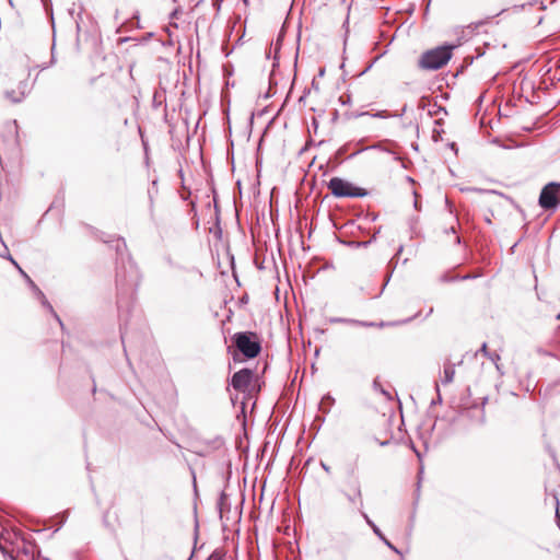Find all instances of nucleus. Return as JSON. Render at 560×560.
<instances>
[{"mask_svg": "<svg viewBox=\"0 0 560 560\" xmlns=\"http://www.w3.org/2000/svg\"><path fill=\"white\" fill-rule=\"evenodd\" d=\"M453 46H440L423 52L418 66L423 70H438L445 66L452 57Z\"/></svg>", "mask_w": 560, "mask_h": 560, "instance_id": "obj_1", "label": "nucleus"}, {"mask_svg": "<svg viewBox=\"0 0 560 560\" xmlns=\"http://www.w3.org/2000/svg\"><path fill=\"white\" fill-rule=\"evenodd\" d=\"M233 341L238 351L248 359L256 358L261 350L258 336L250 331L236 332Z\"/></svg>", "mask_w": 560, "mask_h": 560, "instance_id": "obj_2", "label": "nucleus"}, {"mask_svg": "<svg viewBox=\"0 0 560 560\" xmlns=\"http://www.w3.org/2000/svg\"><path fill=\"white\" fill-rule=\"evenodd\" d=\"M328 188L330 192L338 198L364 197L366 195V191L363 188L357 187L340 177H332L328 182Z\"/></svg>", "mask_w": 560, "mask_h": 560, "instance_id": "obj_3", "label": "nucleus"}, {"mask_svg": "<svg viewBox=\"0 0 560 560\" xmlns=\"http://www.w3.org/2000/svg\"><path fill=\"white\" fill-rule=\"evenodd\" d=\"M560 205V183L547 184L540 192L539 206L546 210L556 209Z\"/></svg>", "mask_w": 560, "mask_h": 560, "instance_id": "obj_4", "label": "nucleus"}, {"mask_svg": "<svg viewBox=\"0 0 560 560\" xmlns=\"http://www.w3.org/2000/svg\"><path fill=\"white\" fill-rule=\"evenodd\" d=\"M253 380V372L248 369H242L234 373L231 380L232 387L237 390L245 393Z\"/></svg>", "mask_w": 560, "mask_h": 560, "instance_id": "obj_5", "label": "nucleus"}, {"mask_svg": "<svg viewBox=\"0 0 560 560\" xmlns=\"http://www.w3.org/2000/svg\"><path fill=\"white\" fill-rule=\"evenodd\" d=\"M31 84L28 80H23L19 83L18 90L5 91V98L12 103H20L30 93Z\"/></svg>", "mask_w": 560, "mask_h": 560, "instance_id": "obj_6", "label": "nucleus"}, {"mask_svg": "<svg viewBox=\"0 0 560 560\" xmlns=\"http://www.w3.org/2000/svg\"><path fill=\"white\" fill-rule=\"evenodd\" d=\"M7 259H9L18 269L19 271L21 272V275L27 279V281L30 282V284L32 285V288L37 292L38 296L42 299V303L44 306H46L52 314L54 316L57 318V320L61 324V320L60 318L58 317V315L54 312V308L52 306L50 305V303L46 300L44 293L34 284V282L30 279V277L23 271V269L19 266V264L13 259V257L8 253L5 256H4Z\"/></svg>", "mask_w": 560, "mask_h": 560, "instance_id": "obj_7", "label": "nucleus"}, {"mask_svg": "<svg viewBox=\"0 0 560 560\" xmlns=\"http://www.w3.org/2000/svg\"><path fill=\"white\" fill-rule=\"evenodd\" d=\"M345 495L347 497L350 504L358 508V510L361 512L363 511V500H362V491L361 486L359 482H355L352 488V492H346Z\"/></svg>", "mask_w": 560, "mask_h": 560, "instance_id": "obj_8", "label": "nucleus"}, {"mask_svg": "<svg viewBox=\"0 0 560 560\" xmlns=\"http://www.w3.org/2000/svg\"><path fill=\"white\" fill-rule=\"evenodd\" d=\"M362 517L365 520L366 524L372 528L373 533L394 552L400 555V551L384 536L381 529L376 526V524L369 517L365 512H361Z\"/></svg>", "mask_w": 560, "mask_h": 560, "instance_id": "obj_9", "label": "nucleus"}, {"mask_svg": "<svg viewBox=\"0 0 560 560\" xmlns=\"http://www.w3.org/2000/svg\"><path fill=\"white\" fill-rule=\"evenodd\" d=\"M455 376V366L454 364L446 363L444 364L443 377L441 380L443 385L451 384Z\"/></svg>", "mask_w": 560, "mask_h": 560, "instance_id": "obj_10", "label": "nucleus"}, {"mask_svg": "<svg viewBox=\"0 0 560 560\" xmlns=\"http://www.w3.org/2000/svg\"><path fill=\"white\" fill-rule=\"evenodd\" d=\"M330 323H346V324H352V325H359V326H375L374 323H366V322H360L357 319H349V318H341V317H335L329 319Z\"/></svg>", "mask_w": 560, "mask_h": 560, "instance_id": "obj_11", "label": "nucleus"}, {"mask_svg": "<svg viewBox=\"0 0 560 560\" xmlns=\"http://www.w3.org/2000/svg\"><path fill=\"white\" fill-rule=\"evenodd\" d=\"M4 127L10 136H18V125L15 120L8 121Z\"/></svg>", "mask_w": 560, "mask_h": 560, "instance_id": "obj_12", "label": "nucleus"}, {"mask_svg": "<svg viewBox=\"0 0 560 560\" xmlns=\"http://www.w3.org/2000/svg\"><path fill=\"white\" fill-rule=\"evenodd\" d=\"M479 352H481L483 355L488 357V354L490 352L488 351V347H487L486 342H483L480 350L475 353V357H477Z\"/></svg>", "mask_w": 560, "mask_h": 560, "instance_id": "obj_13", "label": "nucleus"}, {"mask_svg": "<svg viewBox=\"0 0 560 560\" xmlns=\"http://www.w3.org/2000/svg\"><path fill=\"white\" fill-rule=\"evenodd\" d=\"M208 560H223V556L218 552H213Z\"/></svg>", "mask_w": 560, "mask_h": 560, "instance_id": "obj_14", "label": "nucleus"}, {"mask_svg": "<svg viewBox=\"0 0 560 560\" xmlns=\"http://www.w3.org/2000/svg\"><path fill=\"white\" fill-rule=\"evenodd\" d=\"M488 358H489L491 361H493V362H497V361H499V360H500V355H499L498 353H495V352H493V353H489V354H488Z\"/></svg>", "mask_w": 560, "mask_h": 560, "instance_id": "obj_15", "label": "nucleus"}, {"mask_svg": "<svg viewBox=\"0 0 560 560\" xmlns=\"http://www.w3.org/2000/svg\"><path fill=\"white\" fill-rule=\"evenodd\" d=\"M556 520H557V525L560 529V511H559V508L557 506V510H556Z\"/></svg>", "mask_w": 560, "mask_h": 560, "instance_id": "obj_16", "label": "nucleus"}, {"mask_svg": "<svg viewBox=\"0 0 560 560\" xmlns=\"http://www.w3.org/2000/svg\"><path fill=\"white\" fill-rule=\"evenodd\" d=\"M370 150H373V151H383L382 149V145L381 144H375V145H372L369 148Z\"/></svg>", "mask_w": 560, "mask_h": 560, "instance_id": "obj_17", "label": "nucleus"}, {"mask_svg": "<svg viewBox=\"0 0 560 560\" xmlns=\"http://www.w3.org/2000/svg\"><path fill=\"white\" fill-rule=\"evenodd\" d=\"M320 466L323 467V469L326 471V472H330V467L328 465H326L325 463H320Z\"/></svg>", "mask_w": 560, "mask_h": 560, "instance_id": "obj_18", "label": "nucleus"}, {"mask_svg": "<svg viewBox=\"0 0 560 560\" xmlns=\"http://www.w3.org/2000/svg\"><path fill=\"white\" fill-rule=\"evenodd\" d=\"M120 246H124L126 247V243L124 241H118V244H117V252L120 250Z\"/></svg>", "mask_w": 560, "mask_h": 560, "instance_id": "obj_19", "label": "nucleus"}, {"mask_svg": "<svg viewBox=\"0 0 560 560\" xmlns=\"http://www.w3.org/2000/svg\"><path fill=\"white\" fill-rule=\"evenodd\" d=\"M447 145H448V148H450L452 151L456 152L455 142H448V144H447Z\"/></svg>", "mask_w": 560, "mask_h": 560, "instance_id": "obj_20", "label": "nucleus"}, {"mask_svg": "<svg viewBox=\"0 0 560 560\" xmlns=\"http://www.w3.org/2000/svg\"><path fill=\"white\" fill-rule=\"evenodd\" d=\"M435 135H440V130L438 128L433 129V140H436V136Z\"/></svg>", "mask_w": 560, "mask_h": 560, "instance_id": "obj_21", "label": "nucleus"}, {"mask_svg": "<svg viewBox=\"0 0 560 560\" xmlns=\"http://www.w3.org/2000/svg\"><path fill=\"white\" fill-rule=\"evenodd\" d=\"M499 143L501 144L500 147L503 148V149H511L512 148L510 145H505L504 142H499Z\"/></svg>", "mask_w": 560, "mask_h": 560, "instance_id": "obj_22", "label": "nucleus"}, {"mask_svg": "<svg viewBox=\"0 0 560 560\" xmlns=\"http://www.w3.org/2000/svg\"><path fill=\"white\" fill-rule=\"evenodd\" d=\"M411 147H412L416 151H418V143H417V142H411Z\"/></svg>", "mask_w": 560, "mask_h": 560, "instance_id": "obj_23", "label": "nucleus"}, {"mask_svg": "<svg viewBox=\"0 0 560 560\" xmlns=\"http://www.w3.org/2000/svg\"><path fill=\"white\" fill-rule=\"evenodd\" d=\"M373 386H374V388H380V384H378L377 380H375V381L373 382Z\"/></svg>", "mask_w": 560, "mask_h": 560, "instance_id": "obj_24", "label": "nucleus"}, {"mask_svg": "<svg viewBox=\"0 0 560 560\" xmlns=\"http://www.w3.org/2000/svg\"><path fill=\"white\" fill-rule=\"evenodd\" d=\"M143 149H144L145 155H148V145H147V142H143Z\"/></svg>", "mask_w": 560, "mask_h": 560, "instance_id": "obj_25", "label": "nucleus"}, {"mask_svg": "<svg viewBox=\"0 0 560 560\" xmlns=\"http://www.w3.org/2000/svg\"><path fill=\"white\" fill-rule=\"evenodd\" d=\"M312 143H313V142H311V141H307V142H306V145H305V148H304V149H302L301 151H304V150H306V149H307V145H308V144H312Z\"/></svg>", "mask_w": 560, "mask_h": 560, "instance_id": "obj_26", "label": "nucleus"}, {"mask_svg": "<svg viewBox=\"0 0 560 560\" xmlns=\"http://www.w3.org/2000/svg\"><path fill=\"white\" fill-rule=\"evenodd\" d=\"M178 173H179L180 178L183 179V171L179 170Z\"/></svg>", "mask_w": 560, "mask_h": 560, "instance_id": "obj_27", "label": "nucleus"}, {"mask_svg": "<svg viewBox=\"0 0 560 560\" xmlns=\"http://www.w3.org/2000/svg\"><path fill=\"white\" fill-rule=\"evenodd\" d=\"M375 116L384 117V115L382 113H377Z\"/></svg>", "mask_w": 560, "mask_h": 560, "instance_id": "obj_28", "label": "nucleus"}, {"mask_svg": "<svg viewBox=\"0 0 560 560\" xmlns=\"http://www.w3.org/2000/svg\"><path fill=\"white\" fill-rule=\"evenodd\" d=\"M416 454H417L418 458L420 459L421 458L420 453L416 451Z\"/></svg>", "mask_w": 560, "mask_h": 560, "instance_id": "obj_29", "label": "nucleus"}, {"mask_svg": "<svg viewBox=\"0 0 560 560\" xmlns=\"http://www.w3.org/2000/svg\"><path fill=\"white\" fill-rule=\"evenodd\" d=\"M261 142H258L257 150L260 149Z\"/></svg>", "mask_w": 560, "mask_h": 560, "instance_id": "obj_30", "label": "nucleus"}]
</instances>
